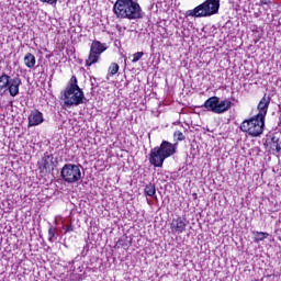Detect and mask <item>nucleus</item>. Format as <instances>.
<instances>
[{"label":"nucleus","mask_w":281,"mask_h":281,"mask_svg":"<svg viewBox=\"0 0 281 281\" xmlns=\"http://www.w3.org/2000/svg\"><path fill=\"white\" fill-rule=\"evenodd\" d=\"M113 12L117 19H128L130 21H135L144 16L142 7L135 0H116Z\"/></svg>","instance_id":"1"},{"label":"nucleus","mask_w":281,"mask_h":281,"mask_svg":"<svg viewBox=\"0 0 281 281\" xmlns=\"http://www.w3.org/2000/svg\"><path fill=\"white\" fill-rule=\"evenodd\" d=\"M64 104L65 106H80V104H87V98L85 92L78 86V78L72 76L68 86L64 90Z\"/></svg>","instance_id":"2"},{"label":"nucleus","mask_w":281,"mask_h":281,"mask_svg":"<svg viewBox=\"0 0 281 281\" xmlns=\"http://www.w3.org/2000/svg\"><path fill=\"white\" fill-rule=\"evenodd\" d=\"M177 143L162 140L159 147H154L149 153V164L155 168H162L164 161L177 153Z\"/></svg>","instance_id":"3"},{"label":"nucleus","mask_w":281,"mask_h":281,"mask_svg":"<svg viewBox=\"0 0 281 281\" xmlns=\"http://www.w3.org/2000/svg\"><path fill=\"white\" fill-rule=\"evenodd\" d=\"M221 9V0H206L202 4L195 7L193 10H188L184 16H194L195 19H203L218 14Z\"/></svg>","instance_id":"4"},{"label":"nucleus","mask_w":281,"mask_h":281,"mask_svg":"<svg viewBox=\"0 0 281 281\" xmlns=\"http://www.w3.org/2000/svg\"><path fill=\"white\" fill-rule=\"evenodd\" d=\"M240 131L247 133L250 137H260L265 132V119L255 115L249 120H245L240 124Z\"/></svg>","instance_id":"5"},{"label":"nucleus","mask_w":281,"mask_h":281,"mask_svg":"<svg viewBox=\"0 0 281 281\" xmlns=\"http://www.w3.org/2000/svg\"><path fill=\"white\" fill-rule=\"evenodd\" d=\"M203 106L206 111L221 115L222 113H227V111L232 109V102L228 99L221 101L218 97H211L204 102Z\"/></svg>","instance_id":"6"},{"label":"nucleus","mask_w":281,"mask_h":281,"mask_svg":"<svg viewBox=\"0 0 281 281\" xmlns=\"http://www.w3.org/2000/svg\"><path fill=\"white\" fill-rule=\"evenodd\" d=\"M60 177L66 183H78L82 179L80 165L66 164L60 170Z\"/></svg>","instance_id":"7"},{"label":"nucleus","mask_w":281,"mask_h":281,"mask_svg":"<svg viewBox=\"0 0 281 281\" xmlns=\"http://www.w3.org/2000/svg\"><path fill=\"white\" fill-rule=\"evenodd\" d=\"M106 52V44H102L100 41H93L90 46V53L88 59L86 60L87 67L95 65L100 60V56Z\"/></svg>","instance_id":"8"},{"label":"nucleus","mask_w":281,"mask_h":281,"mask_svg":"<svg viewBox=\"0 0 281 281\" xmlns=\"http://www.w3.org/2000/svg\"><path fill=\"white\" fill-rule=\"evenodd\" d=\"M269 104H271V97L265 94L257 105L258 114L256 116L265 120L269 111Z\"/></svg>","instance_id":"9"},{"label":"nucleus","mask_w":281,"mask_h":281,"mask_svg":"<svg viewBox=\"0 0 281 281\" xmlns=\"http://www.w3.org/2000/svg\"><path fill=\"white\" fill-rule=\"evenodd\" d=\"M186 227H188V220L184 217L173 218L171 222V232L172 234H183L186 232Z\"/></svg>","instance_id":"10"},{"label":"nucleus","mask_w":281,"mask_h":281,"mask_svg":"<svg viewBox=\"0 0 281 281\" xmlns=\"http://www.w3.org/2000/svg\"><path fill=\"white\" fill-rule=\"evenodd\" d=\"M21 85H23L21 77L16 76L11 79L9 87L7 88V91L9 92L11 98H16V95H19Z\"/></svg>","instance_id":"11"},{"label":"nucleus","mask_w":281,"mask_h":281,"mask_svg":"<svg viewBox=\"0 0 281 281\" xmlns=\"http://www.w3.org/2000/svg\"><path fill=\"white\" fill-rule=\"evenodd\" d=\"M43 122H45V119L43 117V112L38 110L31 111L29 115V127L41 126Z\"/></svg>","instance_id":"12"},{"label":"nucleus","mask_w":281,"mask_h":281,"mask_svg":"<svg viewBox=\"0 0 281 281\" xmlns=\"http://www.w3.org/2000/svg\"><path fill=\"white\" fill-rule=\"evenodd\" d=\"M267 143L270 146L271 150H276L278 155L281 153V146H280V134H269L267 136Z\"/></svg>","instance_id":"13"},{"label":"nucleus","mask_w":281,"mask_h":281,"mask_svg":"<svg viewBox=\"0 0 281 281\" xmlns=\"http://www.w3.org/2000/svg\"><path fill=\"white\" fill-rule=\"evenodd\" d=\"M12 81V77L5 72L0 76V95H5L8 93V87H10V82Z\"/></svg>","instance_id":"14"},{"label":"nucleus","mask_w":281,"mask_h":281,"mask_svg":"<svg viewBox=\"0 0 281 281\" xmlns=\"http://www.w3.org/2000/svg\"><path fill=\"white\" fill-rule=\"evenodd\" d=\"M24 64L29 69H34V67L36 66V57L32 55V53H27L24 56Z\"/></svg>","instance_id":"15"},{"label":"nucleus","mask_w":281,"mask_h":281,"mask_svg":"<svg viewBox=\"0 0 281 281\" xmlns=\"http://www.w3.org/2000/svg\"><path fill=\"white\" fill-rule=\"evenodd\" d=\"M144 192L146 196H151V199H157V189L155 188V184L148 183L145 187Z\"/></svg>","instance_id":"16"},{"label":"nucleus","mask_w":281,"mask_h":281,"mask_svg":"<svg viewBox=\"0 0 281 281\" xmlns=\"http://www.w3.org/2000/svg\"><path fill=\"white\" fill-rule=\"evenodd\" d=\"M252 234L255 236V243H260L265 240V238L269 237V233H265V232H254Z\"/></svg>","instance_id":"17"},{"label":"nucleus","mask_w":281,"mask_h":281,"mask_svg":"<svg viewBox=\"0 0 281 281\" xmlns=\"http://www.w3.org/2000/svg\"><path fill=\"white\" fill-rule=\"evenodd\" d=\"M58 239V234H56V228L50 226L48 228V240L49 243H54V240Z\"/></svg>","instance_id":"18"},{"label":"nucleus","mask_w":281,"mask_h":281,"mask_svg":"<svg viewBox=\"0 0 281 281\" xmlns=\"http://www.w3.org/2000/svg\"><path fill=\"white\" fill-rule=\"evenodd\" d=\"M40 168H42V170H49V168H52V162H49V156H45L42 159V164Z\"/></svg>","instance_id":"19"},{"label":"nucleus","mask_w":281,"mask_h":281,"mask_svg":"<svg viewBox=\"0 0 281 281\" xmlns=\"http://www.w3.org/2000/svg\"><path fill=\"white\" fill-rule=\"evenodd\" d=\"M117 71H120V65L113 63L110 65L109 67V76H115V74H117Z\"/></svg>","instance_id":"20"},{"label":"nucleus","mask_w":281,"mask_h":281,"mask_svg":"<svg viewBox=\"0 0 281 281\" xmlns=\"http://www.w3.org/2000/svg\"><path fill=\"white\" fill-rule=\"evenodd\" d=\"M144 56V52H137L133 55L132 63H139L142 60V57Z\"/></svg>","instance_id":"21"},{"label":"nucleus","mask_w":281,"mask_h":281,"mask_svg":"<svg viewBox=\"0 0 281 281\" xmlns=\"http://www.w3.org/2000/svg\"><path fill=\"white\" fill-rule=\"evenodd\" d=\"M173 137H176L178 142H183V139H186V135H183V132L181 131L175 132Z\"/></svg>","instance_id":"22"},{"label":"nucleus","mask_w":281,"mask_h":281,"mask_svg":"<svg viewBox=\"0 0 281 281\" xmlns=\"http://www.w3.org/2000/svg\"><path fill=\"white\" fill-rule=\"evenodd\" d=\"M63 229H65V234H69L70 232H74V225L69 224V225L63 226Z\"/></svg>","instance_id":"23"},{"label":"nucleus","mask_w":281,"mask_h":281,"mask_svg":"<svg viewBox=\"0 0 281 281\" xmlns=\"http://www.w3.org/2000/svg\"><path fill=\"white\" fill-rule=\"evenodd\" d=\"M42 3H48V5H56L58 0H40Z\"/></svg>","instance_id":"24"},{"label":"nucleus","mask_w":281,"mask_h":281,"mask_svg":"<svg viewBox=\"0 0 281 281\" xmlns=\"http://www.w3.org/2000/svg\"><path fill=\"white\" fill-rule=\"evenodd\" d=\"M270 2L271 0H260L261 5H269Z\"/></svg>","instance_id":"25"}]
</instances>
